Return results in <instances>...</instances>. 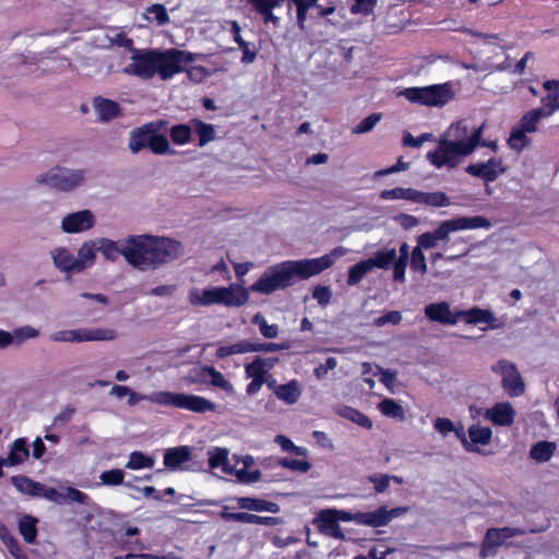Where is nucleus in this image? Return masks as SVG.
<instances>
[{
	"mask_svg": "<svg viewBox=\"0 0 559 559\" xmlns=\"http://www.w3.org/2000/svg\"><path fill=\"white\" fill-rule=\"evenodd\" d=\"M197 55L180 50L169 49H133L130 62L122 69L128 75L142 80H151L158 76L163 81L170 80L185 71V67L194 62Z\"/></svg>",
	"mask_w": 559,
	"mask_h": 559,
	"instance_id": "nucleus-1",
	"label": "nucleus"
},
{
	"mask_svg": "<svg viewBox=\"0 0 559 559\" xmlns=\"http://www.w3.org/2000/svg\"><path fill=\"white\" fill-rule=\"evenodd\" d=\"M483 127L469 128L465 120L452 123L439 138L437 147L426 155L436 168H456L480 144Z\"/></svg>",
	"mask_w": 559,
	"mask_h": 559,
	"instance_id": "nucleus-2",
	"label": "nucleus"
},
{
	"mask_svg": "<svg viewBox=\"0 0 559 559\" xmlns=\"http://www.w3.org/2000/svg\"><path fill=\"white\" fill-rule=\"evenodd\" d=\"M127 397L130 406H134L141 401H148L157 405L176 407L198 414L216 409V405L203 396L170 391H154L150 394H140L130 389Z\"/></svg>",
	"mask_w": 559,
	"mask_h": 559,
	"instance_id": "nucleus-3",
	"label": "nucleus"
},
{
	"mask_svg": "<svg viewBox=\"0 0 559 559\" xmlns=\"http://www.w3.org/2000/svg\"><path fill=\"white\" fill-rule=\"evenodd\" d=\"M347 251L344 247H336L319 258L282 262V287L292 285L295 278L307 280L322 273L332 267L336 259L345 255Z\"/></svg>",
	"mask_w": 559,
	"mask_h": 559,
	"instance_id": "nucleus-4",
	"label": "nucleus"
},
{
	"mask_svg": "<svg viewBox=\"0 0 559 559\" xmlns=\"http://www.w3.org/2000/svg\"><path fill=\"white\" fill-rule=\"evenodd\" d=\"M86 178L87 170L84 168L55 166L46 173L38 175L35 178V182L57 191L70 192L83 187Z\"/></svg>",
	"mask_w": 559,
	"mask_h": 559,
	"instance_id": "nucleus-5",
	"label": "nucleus"
},
{
	"mask_svg": "<svg viewBox=\"0 0 559 559\" xmlns=\"http://www.w3.org/2000/svg\"><path fill=\"white\" fill-rule=\"evenodd\" d=\"M409 103L427 107H442L453 98L448 84H433L424 87H407L401 92Z\"/></svg>",
	"mask_w": 559,
	"mask_h": 559,
	"instance_id": "nucleus-6",
	"label": "nucleus"
},
{
	"mask_svg": "<svg viewBox=\"0 0 559 559\" xmlns=\"http://www.w3.org/2000/svg\"><path fill=\"white\" fill-rule=\"evenodd\" d=\"M117 337L118 331L110 328L62 330L50 335V340L58 343L111 342Z\"/></svg>",
	"mask_w": 559,
	"mask_h": 559,
	"instance_id": "nucleus-7",
	"label": "nucleus"
},
{
	"mask_svg": "<svg viewBox=\"0 0 559 559\" xmlns=\"http://www.w3.org/2000/svg\"><path fill=\"white\" fill-rule=\"evenodd\" d=\"M155 260L151 235H131L128 264L141 272L155 271L157 270Z\"/></svg>",
	"mask_w": 559,
	"mask_h": 559,
	"instance_id": "nucleus-8",
	"label": "nucleus"
},
{
	"mask_svg": "<svg viewBox=\"0 0 559 559\" xmlns=\"http://www.w3.org/2000/svg\"><path fill=\"white\" fill-rule=\"evenodd\" d=\"M151 243L157 270L178 260L185 253L182 243L169 237L151 235Z\"/></svg>",
	"mask_w": 559,
	"mask_h": 559,
	"instance_id": "nucleus-9",
	"label": "nucleus"
},
{
	"mask_svg": "<svg viewBox=\"0 0 559 559\" xmlns=\"http://www.w3.org/2000/svg\"><path fill=\"white\" fill-rule=\"evenodd\" d=\"M490 226V221L484 216H461L453 219L441 222L439 226L432 231V234L438 241L445 240L449 234L453 231L477 228L488 229Z\"/></svg>",
	"mask_w": 559,
	"mask_h": 559,
	"instance_id": "nucleus-10",
	"label": "nucleus"
},
{
	"mask_svg": "<svg viewBox=\"0 0 559 559\" xmlns=\"http://www.w3.org/2000/svg\"><path fill=\"white\" fill-rule=\"evenodd\" d=\"M491 369L493 372L501 374L502 388L509 396L518 397L524 394L525 384L515 364L502 359Z\"/></svg>",
	"mask_w": 559,
	"mask_h": 559,
	"instance_id": "nucleus-11",
	"label": "nucleus"
},
{
	"mask_svg": "<svg viewBox=\"0 0 559 559\" xmlns=\"http://www.w3.org/2000/svg\"><path fill=\"white\" fill-rule=\"evenodd\" d=\"M282 451L289 452L293 456L282 459V467L297 473H307L311 468L307 460L308 451L306 448L297 447L294 442L282 435Z\"/></svg>",
	"mask_w": 559,
	"mask_h": 559,
	"instance_id": "nucleus-12",
	"label": "nucleus"
},
{
	"mask_svg": "<svg viewBox=\"0 0 559 559\" xmlns=\"http://www.w3.org/2000/svg\"><path fill=\"white\" fill-rule=\"evenodd\" d=\"M523 532L515 527H490L487 530L481 543L480 555L486 557L495 554L507 539L519 536Z\"/></svg>",
	"mask_w": 559,
	"mask_h": 559,
	"instance_id": "nucleus-13",
	"label": "nucleus"
},
{
	"mask_svg": "<svg viewBox=\"0 0 559 559\" xmlns=\"http://www.w3.org/2000/svg\"><path fill=\"white\" fill-rule=\"evenodd\" d=\"M409 510L408 507H396L388 510L381 506L371 512H359L360 525L381 527L388 525L393 519L399 518Z\"/></svg>",
	"mask_w": 559,
	"mask_h": 559,
	"instance_id": "nucleus-14",
	"label": "nucleus"
},
{
	"mask_svg": "<svg viewBox=\"0 0 559 559\" xmlns=\"http://www.w3.org/2000/svg\"><path fill=\"white\" fill-rule=\"evenodd\" d=\"M96 223L95 215L90 210L69 213L61 219L60 228L66 234H80L90 230Z\"/></svg>",
	"mask_w": 559,
	"mask_h": 559,
	"instance_id": "nucleus-15",
	"label": "nucleus"
},
{
	"mask_svg": "<svg viewBox=\"0 0 559 559\" xmlns=\"http://www.w3.org/2000/svg\"><path fill=\"white\" fill-rule=\"evenodd\" d=\"M95 240L97 246V252H100L106 260L116 261L119 255H122L126 262L128 263L130 254L131 235L121 238L117 241L105 237L95 238Z\"/></svg>",
	"mask_w": 559,
	"mask_h": 559,
	"instance_id": "nucleus-16",
	"label": "nucleus"
},
{
	"mask_svg": "<svg viewBox=\"0 0 559 559\" xmlns=\"http://www.w3.org/2000/svg\"><path fill=\"white\" fill-rule=\"evenodd\" d=\"M465 171L485 182H492L506 171V168L500 158L490 157L487 162L469 164Z\"/></svg>",
	"mask_w": 559,
	"mask_h": 559,
	"instance_id": "nucleus-17",
	"label": "nucleus"
},
{
	"mask_svg": "<svg viewBox=\"0 0 559 559\" xmlns=\"http://www.w3.org/2000/svg\"><path fill=\"white\" fill-rule=\"evenodd\" d=\"M163 127L162 122H148L131 130L129 133V150L136 154L143 148L148 147L153 133L160 131Z\"/></svg>",
	"mask_w": 559,
	"mask_h": 559,
	"instance_id": "nucleus-18",
	"label": "nucleus"
},
{
	"mask_svg": "<svg viewBox=\"0 0 559 559\" xmlns=\"http://www.w3.org/2000/svg\"><path fill=\"white\" fill-rule=\"evenodd\" d=\"M313 525L317 530L329 537L334 539H344L345 535L340 527L336 515L332 509L321 510L313 520Z\"/></svg>",
	"mask_w": 559,
	"mask_h": 559,
	"instance_id": "nucleus-19",
	"label": "nucleus"
},
{
	"mask_svg": "<svg viewBox=\"0 0 559 559\" xmlns=\"http://www.w3.org/2000/svg\"><path fill=\"white\" fill-rule=\"evenodd\" d=\"M236 463L231 465V471L227 472V475L236 476L237 480L242 484H252L260 479L261 473L259 469H250L253 465L254 460L250 455H246L241 459L234 456Z\"/></svg>",
	"mask_w": 559,
	"mask_h": 559,
	"instance_id": "nucleus-20",
	"label": "nucleus"
},
{
	"mask_svg": "<svg viewBox=\"0 0 559 559\" xmlns=\"http://www.w3.org/2000/svg\"><path fill=\"white\" fill-rule=\"evenodd\" d=\"M92 106L97 120L102 123H108L122 115L118 103L102 96L94 97Z\"/></svg>",
	"mask_w": 559,
	"mask_h": 559,
	"instance_id": "nucleus-21",
	"label": "nucleus"
},
{
	"mask_svg": "<svg viewBox=\"0 0 559 559\" xmlns=\"http://www.w3.org/2000/svg\"><path fill=\"white\" fill-rule=\"evenodd\" d=\"M50 258L53 266L61 273L71 274L78 273L76 260L74 253L64 246H59L50 251Z\"/></svg>",
	"mask_w": 559,
	"mask_h": 559,
	"instance_id": "nucleus-22",
	"label": "nucleus"
},
{
	"mask_svg": "<svg viewBox=\"0 0 559 559\" xmlns=\"http://www.w3.org/2000/svg\"><path fill=\"white\" fill-rule=\"evenodd\" d=\"M249 300V289L239 284L221 286V305L225 307L239 308Z\"/></svg>",
	"mask_w": 559,
	"mask_h": 559,
	"instance_id": "nucleus-23",
	"label": "nucleus"
},
{
	"mask_svg": "<svg viewBox=\"0 0 559 559\" xmlns=\"http://www.w3.org/2000/svg\"><path fill=\"white\" fill-rule=\"evenodd\" d=\"M425 314L430 321L444 325H453L459 320L457 312L453 314L445 301L429 304L425 308Z\"/></svg>",
	"mask_w": 559,
	"mask_h": 559,
	"instance_id": "nucleus-24",
	"label": "nucleus"
},
{
	"mask_svg": "<svg viewBox=\"0 0 559 559\" xmlns=\"http://www.w3.org/2000/svg\"><path fill=\"white\" fill-rule=\"evenodd\" d=\"M29 456L26 438H17L10 447L9 455L7 457L0 456V469L3 466H16L24 463Z\"/></svg>",
	"mask_w": 559,
	"mask_h": 559,
	"instance_id": "nucleus-25",
	"label": "nucleus"
},
{
	"mask_svg": "<svg viewBox=\"0 0 559 559\" xmlns=\"http://www.w3.org/2000/svg\"><path fill=\"white\" fill-rule=\"evenodd\" d=\"M486 417L497 426H511L514 421L515 411L508 402L497 403L486 412Z\"/></svg>",
	"mask_w": 559,
	"mask_h": 559,
	"instance_id": "nucleus-26",
	"label": "nucleus"
},
{
	"mask_svg": "<svg viewBox=\"0 0 559 559\" xmlns=\"http://www.w3.org/2000/svg\"><path fill=\"white\" fill-rule=\"evenodd\" d=\"M280 287V267L273 266L266 270L263 275L249 288L260 294H271Z\"/></svg>",
	"mask_w": 559,
	"mask_h": 559,
	"instance_id": "nucleus-27",
	"label": "nucleus"
},
{
	"mask_svg": "<svg viewBox=\"0 0 559 559\" xmlns=\"http://www.w3.org/2000/svg\"><path fill=\"white\" fill-rule=\"evenodd\" d=\"M457 316L459 319L464 318L467 324L486 323L490 329H496L499 326L496 323L497 319L495 314L488 309L474 307L468 310L457 311Z\"/></svg>",
	"mask_w": 559,
	"mask_h": 559,
	"instance_id": "nucleus-28",
	"label": "nucleus"
},
{
	"mask_svg": "<svg viewBox=\"0 0 559 559\" xmlns=\"http://www.w3.org/2000/svg\"><path fill=\"white\" fill-rule=\"evenodd\" d=\"M221 516L225 521H234L238 523H247V524H259V525H273L277 523V519L273 516H260L246 512H229L228 508L225 507L221 512Z\"/></svg>",
	"mask_w": 559,
	"mask_h": 559,
	"instance_id": "nucleus-29",
	"label": "nucleus"
},
{
	"mask_svg": "<svg viewBox=\"0 0 559 559\" xmlns=\"http://www.w3.org/2000/svg\"><path fill=\"white\" fill-rule=\"evenodd\" d=\"M96 254H97L96 240L91 239V240L84 241L80 246V248L78 250V254L75 255L78 273H82L85 270L91 269L96 261Z\"/></svg>",
	"mask_w": 559,
	"mask_h": 559,
	"instance_id": "nucleus-30",
	"label": "nucleus"
},
{
	"mask_svg": "<svg viewBox=\"0 0 559 559\" xmlns=\"http://www.w3.org/2000/svg\"><path fill=\"white\" fill-rule=\"evenodd\" d=\"M191 460V449L188 445H180L167 449L164 453V465L170 469H178L182 464Z\"/></svg>",
	"mask_w": 559,
	"mask_h": 559,
	"instance_id": "nucleus-31",
	"label": "nucleus"
},
{
	"mask_svg": "<svg viewBox=\"0 0 559 559\" xmlns=\"http://www.w3.org/2000/svg\"><path fill=\"white\" fill-rule=\"evenodd\" d=\"M260 349H262V346L255 345L252 342L243 340L229 345H219L216 349V356L218 358H225L237 354L260 352Z\"/></svg>",
	"mask_w": 559,
	"mask_h": 559,
	"instance_id": "nucleus-32",
	"label": "nucleus"
},
{
	"mask_svg": "<svg viewBox=\"0 0 559 559\" xmlns=\"http://www.w3.org/2000/svg\"><path fill=\"white\" fill-rule=\"evenodd\" d=\"M414 202L433 207H444L451 204L450 198L442 191L423 192L416 190Z\"/></svg>",
	"mask_w": 559,
	"mask_h": 559,
	"instance_id": "nucleus-33",
	"label": "nucleus"
},
{
	"mask_svg": "<svg viewBox=\"0 0 559 559\" xmlns=\"http://www.w3.org/2000/svg\"><path fill=\"white\" fill-rule=\"evenodd\" d=\"M229 451L226 448H212L207 451L209 466L212 469L221 468L223 473L231 471V464L228 460Z\"/></svg>",
	"mask_w": 559,
	"mask_h": 559,
	"instance_id": "nucleus-34",
	"label": "nucleus"
},
{
	"mask_svg": "<svg viewBox=\"0 0 559 559\" xmlns=\"http://www.w3.org/2000/svg\"><path fill=\"white\" fill-rule=\"evenodd\" d=\"M556 451V444L549 441H538L530 450V456L536 462H548Z\"/></svg>",
	"mask_w": 559,
	"mask_h": 559,
	"instance_id": "nucleus-35",
	"label": "nucleus"
},
{
	"mask_svg": "<svg viewBox=\"0 0 559 559\" xmlns=\"http://www.w3.org/2000/svg\"><path fill=\"white\" fill-rule=\"evenodd\" d=\"M238 507L241 509L258 511V512H276L277 504L262 499H252L248 497L238 498Z\"/></svg>",
	"mask_w": 559,
	"mask_h": 559,
	"instance_id": "nucleus-36",
	"label": "nucleus"
},
{
	"mask_svg": "<svg viewBox=\"0 0 559 559\" xmlns=\"http://www.w3.org/2000/svg\"><path fill=\"white\" fill-rule=\"evenodd\" d=\"M37 522L32 515H23L19 521V531L27 544H33L36 539Z\"/></svg>",
	"mask_w": 559,
	"mask_h": 559,
	"instance_id": "nucleus-37",
	"label": "nucleus"
},
{
	"mask_svg": "<svg viewBox=\"0 0 559 559\" xmlns=\"http://www.w3.org/2000/svg\"><path fill=\"white\" fill-rule=\"evenodd\" d=\"M191 126L193 127V131L199 136V145L200 146H204L207 143L215 140L216 132L212 124H207L199 119H193V120H191Z\"/></svg>",
	"mask_w": 559,
	"mask_h": 559,
	"instance_id": "nucleus-38",
	"label": "nucleus"
},
{
	"mask_svg": "<svg viewBox=\"0 0 559 559\" xmlns=\"http://www.w3.org/2000/svg\"><path fill=\"white\" fill-rule=\"evenodd\" d=\"M13 486L22 493L38 497L41 484L25 476L11 478Z\"/></svg>",
	"mask_w": 559,
	"mask_h": 559,
	"instance_id": "nucleus-39",
	"label": "nucleus"
},
{
	"mask_svg": "<svg viewBox=\"0 0 559 559\" xmlns=\"http://www.w3.org/2000/svg\"><path fill=\"white\" fill-rule=\"evenodd\" d=\"M338 414L365 429L372 428L371 419L357 408L352 406H343Z\"/></svg>",
	"mask_w": 559,
	"mask_h": 559,
	"instance_id": "nucleus-40",
	"label": "nucleus"
},
{
	"mask_svg": "<svg viewBox=\"0 0 559 559\" xmlns=\"http://www.w3.org/2000/svg\"><path fill=\"white\" fill-rule=\"evenodd\" d=\"M492 437V430L490 427L480 425H472L468 428V438L471 444L487 445L490 443Z\"/></svg>",
	"mask_w": 559,
	"mask_h": 559,
	"instance_id": "nucleus-41",
	"label": "nucleus"
},
{
	"mask_svg": "<svg viewBox=\"0 0 559 559\" xmlns=\"http://www.w3.org/2000/svg\"><path fill=\"white\" fill-rule=\"evenodd\" d=\"M396 259V250H379L374 253V255L370 259H367L371 269L379 267L386 270Z\"/></svg>",
	"mask_w": 559,
	"mask_h": 559,
	"instance_id": "nucleus-42",
	"label": "nucleus"
},
{
	"mask_svg": "<svg viewBox=\"0 0 559 559\" xmlns=\"http://www.w3.org/2000/svg\"><path fill=\"white\" fill-rule=\"evenodd\" d=\"M202 373L207 374L211 378V384L215 388L222 389L225 392L231 393L234 391L233 384L224 377V374L217 371L214 367L204 366Z\"/></svg>",
	"mask_w": 559,
	"mask_h": 559,
	"instance_id": "nucleus-43",
	"label": "nucleus"
},
{
	"mask_svg": "<svg viewBox=\"0 0 559 559\" xmlns=\"http://www.w3.org/2000/svg\"><path fill=\"white\" fill-rule=\"evenodd\" d=\"M39 335V330L32 325H22L11 332L13 345L15 346H20L25 341L37 338Z\"/></svg>",
	"mask_w": 559,
	"mask_h": 559,
	"instance_id": "nucleus-44",
	"label": "nucleus"
},
{
	"mask_svg": "<svg viewBox=\"0 0 559 559\" xmlns=\"http://www.w3.org/2000/svg\"><path fill=\"white\" fill-rule=\"evenodd\" d=\"M372 269L367 260H361L352 265L348 270L347 284L349 286L357 285Z\"/></svg>",
	"mask_w": 559,
	"mask_h": 559,
	"instance_id": "nucleus-45",
	"label": "nucleus"
},
{
	"mask_svg": "<svg viewBox=\"0 0 559 559\" xmlns=\"http://www.w3.org/2000/svg\"><path fill=\"white\" fill-rule=\"evenodd\" d=\"M155 464L153 457L140 451H134L130 454L126 468L138 471L142 468H152Z\"/></svg>",
	"mask_w": 559,
	"mask_h": 559,
	"instance_id": "nucleus-46",
	"label": "nucleus"
},
{
	"mask_svg": "<svg viewBox=\"0 0 559 559\" xmlns=\"http://www.w3.org/2000/svg\"><path fill=\"white\" fill-rule=\"evenodd\" d=\"M543 118L545 117L540 110L537 108L531 109L522 116L519 127L527 133L535 132L537 130L538 122Z\"/></svg>",
	"mask_w": 559,
	"mask_h": 559,
	"instance_id": "nucleus-47",
	"label": "nucleus"
},
{
	"mask_svg": "<svg viewBox=\"0 0 559 559\" xmlns=\"http://www.w3.org/2000/svg\"><path fill=\"white\" fill-rule=\"evenodd\" d=\"M415 192L416 189L413 188H401L396 187L393 189L383 190L380 193V198L382 200H408V201H415Z\"/></svg>",
	"mask_w": 559,
	"mask_h": 559,
	"instance_id": "nucleus-48",
	"label": "nucleus"
},
{
	"mask_svg": "<svg viewBox=\"0 0 559 559\" xmlns=\"http://www.w3.org/2000/svg\"><path fill=\"white\" fill-rule=\"evenodd\" d=\"M144 17L148 22H156L157 25H164L169 21L166 8L163 4H152L144 13Z\"/></svg>",
	"mask_w": 559,
	"mask_h": 559,
	"instance_id": "nucleus-49",
	"label": "nucleus"
},
{
	"mask_svg": "<svg viewBox=\"0 0 559 559\" xmlns=\"http://www.w3.org/2000/svg\"><path fill=\"white\" fill-rule=\"evenodd\" d=\"M545 118L550 117L559 110V92H550L542 98V107L537 108Z\"/></svg>",
	"mask_w": 559,
	"mask_h": 559,
	"instance_id": "nucleus-50",
	"label": "nucleus"
},
{
	"mask_svg": "<svg viewBox=\"0 0 559 559\" xmlns=\"http://www.w3.org/2000/svg\"><path fill=\"white\" fill-rule=\"evenodd\" d=\"M380 412L388 417L391 418H404V409L403 407L393 399H384L379 404Z\"/></svg>",
	"mask_w": 559,
	"mask_h": 559,
	"instance_id": "nucleus-51",
	"label": "nucleus"
},
{
	"mask_svg": "<svg viewBox=\"0 0 559 559\" xmlns=\"http://www.w3.org/2000/svg\"><path fill=\"white\" fill-rule=\"evenodd\" d=\"M193 127L191 123L188 124H177L174 126L170 130V138L175 144L185 145L191 139V132Z\"/></svg>",
	"mask_w": 559,
	"mask_h": 559,
	"instance_id": "nucleus-52",
	"label": "nucleus"
},
{
	"mask_svg": "<svg viewBox=\"0 0 559 559\" xmlns=\"http://www.w3.org/2000/svg\"><path fill=\"white\" fill-rule=\"evenodd\" d=\"M254 9L264 16V21H275L276 17L272 14V9L277 5V0H247Z\"/></svg>",
	"mask_w": 559,
	"mask_h": 559,
	"instance_id": "nucleus-53",
	"label": "nucleus"
},
{
	"mask_svg": "<svg viewBox=\"0 0 559 559\" xmlns=\"http://www.w3.org/2000/svg\"><path fill=\"white\" fill-rule=\"evenodd\" d=\"M301 391L297 380H292L286 384H282V401L287 404H295L300 397Z\"/></svg>",
	"mask_w": 559,
	"mask_h": 559,
	"instance_id": "nucleus-54",
	"label": "nucleus"
},
{
	"mask_svg": "<svg viewBox=\"0 0 559 559\" xmlns=\"http://www.w3.org/2000/svg\"><path fill=\"white\" fill-rule=\"evenodd\" d=\"M526 133L522 128H513L510 138H509V145L516 151H522L527 144L528 139L526 136Z\"/></svg>",
	"mask_w": 559,
	"mask_h": 559,
	"instance_id": "nucleus-55",
	"label": "nucleus"
},
{
	"mask_svg": "<svg viewBox=\"0 0 559 559\" xmlns=\"http://www.w3.org/2000/svg\"><path fill=\"white\" fill-rule=\"evenodd\" d=\"M103 485L117 486L123 484L124 473L122 469L114 468L105 471L99 475Z\"/></svg>",
	"mask_w": 559,
	"mask_h": 559,
	"instance_id": "nucleus-56",
	"label": "nucleus"
},
{
	"mask_svg": "<svg viewBox=\"0 0 559 559\" xmlns=\"http://www.w3.org/2000/svg\"><path fill=\"white\" fill-rule=\"evenodd\" d=\"M382 115L374 112L362 119L358 124L353 128V132L356 134H362L371 131L376 124L381 120Z\"/></svg>",
	"mask_w": 559,
	"mask_h": 559,
	"instance_id": "nucleus-57",
	"label": "nucleus"
},
{
	"mask_svg": "<svg viewBox=\"0 0 559 559\" xmlns=\"http://www.w3.org/2000/svg\"><path fill=\"white\" fill-rule=\"evenodd\" d=\"M148 147L154 154H166L169 151V142L160 131H155Z\"/></svg>",
	"mask_w": 559,
	"mask_h": 559,
	"instance_id": "nucleus-58",
	"label": "nucleus"
},
{
	"mask_svg": "<svg viewBox=\"0 0 559 559\" xmlns=\"http://www.w3.org/2000/svg\"><path fill=\"white\" fill-rule=\"evenodd\" d=\"M376 7L377 0H354V4L350 7V13L368 16L373 13Z\"/></svg>",
	"mask_w": 559,
	"mask_h": 559,
	"instance_id": "nucleus-59",
	"label": "nucleus"
},
{
	"mask_svg": "<svg viewBox=\"0 0 559 559\" xmlns=\"http://www.w3.org/2000/svg\"><path fill=\"white\" fill-rule=\"evenodd\" d=\"M411 269L421 274L427 272L426 258L423 250L419 247H415L412 251Z\"/></svg>",
	"mask_w": 559,
	"mask_h": 559,
	"instance_id": "nucleus-60",
	"label": "nucleus"
},
{
	"mask_svg": "<svg viewBox=\"0 0 559 559\" xmlns=\"http://www.w3.org/2000/svg\"><path fill=\"white\" fill-rule=\"evenodd\" d=\"M368 480L373 484L376 493H383L390 486L391 475L376 473L369 475Z\"/></svg>",
	"mask_w": 559,
	"mask_h": 559,
	"instance_id": "nucleus-61",
	"label": "nucleus"
},
{
	"mask_svg": "<svg viewBox=\"0 0 559 559\" xmlns=\"http://www.w3.org/2000/svg\"><path fill=\"white\" fill-rule=\"evenodd\" d=\"M188 301L192 306L209 307V292L206 289L192 288L188 294Z\"/></svg>",
	"mask_w": 559,
	"mask_h": 559,
	"instance_id": "nucleus-62",
	"label": "nucleus"
},
{
	"mask_svg": "<svg viewBox=\"0 0 559 559\" xmlns=\"http://www.w3.org/2000/svg\"><path fill=\"white\" fill-rule=\"evenodd\" d=\"M253 323L257 324L260 329V332L269 338H273L277 335L278 330L276 324L269 325L266 323L265 318L261 313H257L253 317Z\"/></svg>",
	"mask_w": 559,
	"mask_h": 559,
	"instance_id": "nucleus-63",
	"label": "nucleus"
},
{
	"mask_svg": "<svg viewBox=\"0 0 559 559\" xmlns=\"http://www.w3.org/2000/svg\"><path fill=\"white\" fill-rule=\"evenodd\" d=\"M332 292L329 286L317 285L312 289V298H314L321 307L330 304Z\"/></svg>",
	"mask_w": 559,
	"mask_h": 559,
	"instance_id": "nucleus-64",
	"label": "nucleus"
}]
</instances>
